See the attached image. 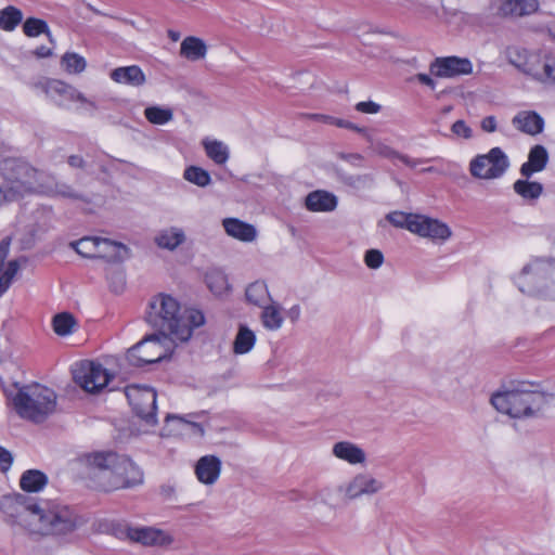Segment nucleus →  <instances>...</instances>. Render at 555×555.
<instances>
[{
  "label": "nucleus",
  "mask_w": 555,
  "mask_h": 555,
  "mask_svg": "<svg viewBox=\"0 0 555 555\" xmlns=\"http://www.w3.org/2000/svg\"><path fill=\"white\" fill-rule=\"evenodd\" d=\"M87 8L93 12L94 14H98V15H104V16H109L108 14H105L103 12H101L100 10H98L96 8H94L92 4H87Z\"/></svg>",
  "instance_id": "obj_64"
},
{
  "label": "nucleus",
  "mask_w": 555,
  "mask_h": 555,
  "mask_svg": "<svg viewBox=\"0 0 555 555\" xmlns=\"http://www.w3.org/2000/svg\"><path fill=\"white\" fill-rule=\"evenodd\" d=\"M255 343V333L247 325L240 324L233 341V352L235 354H245L253 349Z\"/></svg>",
  "instance_id": "obj_28"
},
{
  "label": "nucleus",
  "mask_w": 555,
  "mask_h": 555,
  "mask_svg": "<svg viewBox=\"0 0 555 555\" xmlns=\"http://www.w3.org/2000/svg\"><path fill=\"white\" fill-rule=\"evenodd\" d=\"M205 280L209 289L216 295L224 294L230 287L228 276L220 270L208 272Z\"/></svg>",
  "instance_id": "obj_35"
},
{
  "label": "nucleus",
  "mask_w": 555,
  "mask_h": 555,
  "mask_svg": "<svg viewBox=\"0 0 555 555\" xmlns=\"http://www.w3.org/2000/svg\"><path fill=\"white\" fill-rule=\"evenodd\" d=\"M306 208L315 212L333 211L337 207V197L327 191L310 192L305 198Z\"/></svg>",
  "instance_id": "obj_21"
},
{
  "label": "nucleus",
  "mask_w": 555,
  "mask_h": 555,
  "mask_svg": "<svg viewBox=\"0 0 555 555\" xmlns=\"http://www.w3.org/2000/svg\"><path fill=\"white\" fill-rule=\"evenodd\" d=\"M75 250L87 258L105 257L109 261L122 262L130 257L129 248L108 238L82 237L73 243Z\"/></svg>",
  "instance_id": "obj_7"
},
{
  "label": "nucleus",
  "mask_w": 555,
  "mask_h": 555,
  "mask_svg": "<svg viewBox=\"0 0 555 555\" xmlns=\"http://www.w3.org/2000/svg\"><path fill=\"white\" fill-rule=\"evenodd\" d=\"M23 31L27 37H38L46 35L50 42L54 43L50 28L46 21L37 17H28L23 24Z\"/></svg>",
  "instance_id": "obj_32"
},
{
  "label": "nucleus",
  "mask_w": 555,
  "mask_h": 555,
  "mask_svg": "<svg viewBox=\"0 0 555 555\" xmlns=\"http://www.w3.org/2000/svg\"><path fill=\"white\" fill-rule=\"evenodd\" d=\"M185 240L184 232L179 228H169L160 231L155 237V243L160 248L173 250Z\"/></svg>",
  "instance_id": "obj_30"
},
{
  "label": "nucleus",
  "mask_w": 555,
  "mask_h": 555,
  "mask_svg": "<svg viewBox=\"0 0 555 555\" xmlns=\"http://www.w3.org/2000/svg\"><path fill=\"white\" fill-rule=\"evenodd\" d=\"M287 315L288 318L293 321V322H296L300 315V308L299 306H294L292 307L288 312H287Z\"/></svg>",
  "instance_id": "obj_62"
},
{
  "label": "nucleus",
  "mask_w": 555,
  "mask_h": 555,
  "mask_svg": "<svg viewBox=\"0 0 555 555\" xmlns=\"http://www.w3.org/2000/svg\"><path fill=\"white\" fill-rule=\"evenodd\" d=\"M350 179L352 184H365L366 182L373 181V178L370 175L356 176Z\"/></svg>",
  "instance_id": "obj_61"
},
{
  "label": "nucleus",
  "mask_w": 555,
  "mask_h": 555,
  "mask_svg": "<svg viewBox=\"0 0 555 555\" xmlns=\"http://www.w3.org/2000/svg\"><path fill=\"white\" fill-rule=\"evenodd\" d=\"M548 162V154L543 145H534L528 155V162L524 163L520 167L521 176L527 179L534 172L542 171Z\"/></svg>",
  "instance_id": "obj_23"
},
{
  "label": "nucleus",
  "mask_w": 555,
  "mask_h": 555,
  "mask_svg": "<svg viewBox=\"0 0 555 555\" xmlns=\"http://www.w3.org/2000/svg\"><path fill=\"white\" fill-rule=\"evenodd\" d=\"M183 178L201 188H205L211 183L210 175L207 170L197 166H189L183 172Z\"/></svg>",
  "instance_id": "obj_36"
},
{
  "label": "nucleus",
  "mask_w": 555,
  "mask_h": 555,
  "mask_svg": "<svg viewBox=\"0 0 555 555\" xmlns=\"http://www.w3.org/2000/svg\"><path fill=\"white\" fill-rule=\"evenodd\" d=\"M543 272V266L540 261H534L525 266L521 270V276L527 278L532 273L533 275H540Z\"/></svg>",
  "instance_id": "obj_52"
},
{
  "label": "nucleus",
  "mask_w": 555,
  "mask_h": 555,
  "mask_svg": "<svg viewBox=\"0 0 555 555\" xmlns=\"http://www.w3.org/2000/svg\"><path fill=\"white\" fill-rule=\"evenodd\" d=\"M222 224L227 234L236 240L253 242L256 238L257 231L255 227L237 218H225Z\"/></svg>",
  "instance_id": "obj_24"
},
{
  "label": "nucleus",
  "mask_w": 555,
  "mask_h": 555,
  "mask_svg": "<svg viewBox=\"0 0 555 555\" xmlns=\"http://www.w3.org/2000/svg\"><path fill=\"white\" fill-rule=\"evenodd\" d=\"M369 142L371 143V149L374 153L389 159L397 158L411 168H414L416 165L426 162L424 159H412L408 155L397 152L396 150H393L392 147H390L389 145L385 144L382 141H374L372 137L371 141Z\"/></svg>",
  "instance_id": "obj_26"
},
{
  "label": "nucleus",
  "mask_w": 555,
  "mask_h": 555,
  "mask_svg": "<svg viewBox=\"0 0 555 555\" xmlns=\"http://www.w3.org/2000/svg\"><path fill=\"white\" fill-rule=\"evenodd\" d=\"M207 46L205 41L198 37H185L180 46V55L190 61H198L206 56Z\"/></svg>",
  "instance_id": "obj_25"
},
{
  "label": "nucleus",
  "mask_w": 555,
  "mask_h": 555,
  "mask_svg": "<svg viewBox=\"0 0 555 555\" xmlns=\"http://www.w3.org/2000/svg\"><path fill=\"white\" fill-rule=\"evenodd\" d=\"M34 54L37 57H48L52 55V50L46 46H40L34 51Z\"/></svg>",
  "instance_id": "obj_60"
},
{
  "label": "nucleus",
  "mask_w": 555,
  "mask_h": 555,
  "mask_svg": "<svg viewBox=\"0 0 555 555\" xmlns=\"http://www.w3.org/2000/svg\"><path fill=\"white\" fill-rule=\"evenodd\" d=\"M221 461L216 455H204L195 465L197 479L204 485H212L219 478Z\"/></svg>",
  "instance_id": "obj_18"
},
{
  "label": "nucleus",
  "mask_w": 555,
  "mask_h": 555,
  "mask_svg": "<svg viewBox=\"0 0 555 555\" xmlns=\"http://www.w3.org/2000/svg\"><path fill=\"white\" fill-rule=\"evenodd\" d=\"M411 225L413 227L412 233L433 241H446L451 236V230L446 223L422 215H416V219Z\"/></svg>",
  "instance_id": "obj_14"
},
{
  "label": "nucleus",
  "mask_w": 555,
  "mask_h": 555,
  "mask_svg": "<svg viewBox=\"0 0 555 555\" xmlns=\"http://www.w3.org/2000/svg\"><path fill=\"white\" fill-rule=\"evenodd\" d=\"M75 324V318L68 312L59 313L52 320L53 330L60 336L70 334Z\"/></svg>",
  "instance_id": "obj_37"
},
{
  "label": "nucleus",
  "mask_w": 555,
  "mask_h": 555,
  "mask_svg": "<svg viewBox=\"0 0 555 555\" xmlns=\"http://www.w3.org/2000/svg\"><path fill=\"white\" fill-rule=\"evenodd\" d=\"M490 401L496 411L512 417L547 415L555 409V395L538 390V385L530 382L496 392Z\"/></svg>",
  "instance_id": "obj_3"
},
{
  "label": "nucleus",
  "mask_w": 555,
  "mask_h": 555,
  "mask_svg": "<svg viewBox=\"0 0 555 555\" xmlns=\"http://www.w3.org/2000/svg\"><path fill=\"white\" fill-rule=\"evenodd\" d=\"M364 262L371 269H378L384 262V255L378 249H369L365 253Z\"/></svg>",
  "instance_id": "obj_47"
},
{
  "label": "nucleus",
  "mask_w": 555,
  "mask_h": 555,
  "mask_svg": "<svg viewBox=\"0 0 555 555\" xmlns=\"http://www.w3.org/2000/svg\"><path fill=\"white\" fill-rule=\"evenodd\" d=\"M38 502L26 494L14 493L3 495L0 500V511L10 525H18L30 532L33 512L37 509Z\"/></svg>",
  "instance_id": "obj_9"
},
{
  "label": "nucleus",
  "mask_w": 555,
  "mask_h": 555,
  "mask_svg": "<svg viewBox=\"0 0 555 555\" xmlns=\"http://www.w3.org/2000/svg\"><path fill=\"white\" fill-rule=\"evenodd\" d=\"M384 482L367 473H360L344 485V498L356 500L362 495H373L384 489Z\"/></svg>",
  "instance_id": "obj_13"
},
{
  "label": "nucleus",
  "mask_w": 555,
  "mask_h": 555,
  "mask_svg": "<svg viewBox=\"0 0 555 555\" xmlns=\"http://www.w3.org/2000/svg\"><path fill=\"white\" fill-rule=\"evenodd\" d=\"M286 496L291 501H298V500L305 499V495L301 492L296 491V490L288 491L286 493Z\"/></svg>",
  "instance_id": "obj_63"
},
{
  "label": "nucleus",
  "mask_w": 555,
  "mask_h": 555,
  "mask_svg": "<svg viewBox=\"0 0 555 555\" xmlns=\"http://www.w3.org/2000/svg\"><path fill=\"white\" fill-rule=\"evenodd\" d=\"M18 269H20L18 261L17 260H11V261H9L7 268L3 270L4 271V275H9V276L14 278V275L16 274Z\"/></svg>",
  "instance_id": "obj_57"
},
{
  "label": "nucleus",
  "mask_w": 555,
  "mask_h": 555,
  "mask_svg": "<svg viewBox=\"0 0 555 555\" xmlns=\"http://www.w3.org/2000/svg\"><path fill=\"white\" fill-rule=\"evenodd\" d=\"M26 185L18 179H2L0 181V204L17 201L23 196Z\"/></svg>",
  "instance_id": "obj_27"
},
{
  "label": "nucleus",
  "mask_w": 555,
  "mask_h": 555,
  "mask_svg": "<svg viewBox=\"0 0 555 555\" xmlns=\"http://www.w3.org/2000/svg\"><path fill=\"white\" fill-rule=\"evenodd\" d=\"M354 108L363 114H377L382 107L373 101H365L357 103Z\"/></svg>",
  "instance_id": "obj_50"
},
{
  "label": "nucleus",
  "mask_w": 555,
  "mask_h": 555,
  "mask_svg": "<svg viewBox=\"0 0 555 555\" xmlns=\"http://www.w3.org/2000/svg\"><path fill=\"white\" fill-rule=\"evenodd\" d=\"M332 125H335L339 128H346V129L356 131V132L362 134L367 141H371V134L367 132L366 128L358 127L353 122H350L348 120L340 119V118H335V117H334V121H332Z\"/></svg>",
  "instance_id": "obj_49"
},
{
  "label": "nucleus",
  "mask_w": 555,
  "mask_h": 555,
  "mask_svg": "<svg viewBox=\"0 0 555 555\" xmlns=\"http://www.w3.org/2000/svg\"><path fill=\"white\" fill-rule=\"evenodd\" d=\"M339 158L356 166V167H361L363 159H364L363 156L358 153H349V154L340 153Z\"/></svg>",
  "instance_id": "obj_53"
},
{
  "label": "nucleus",
  "mask_w": 555,
  "mask_h": 555,
  "mask_svg": "<svg viewBox=\"0 0 555 555\" xmlns=\"http://www.w3.org/2000/svg\"><path fill=\"white\" fill-rule=\"evenodd\" d=\"M47 482V475L38 469L24 472L20 479V486L26 492H38L43 489Z\"/></svg>",
  "instance_id": "obj_29"
},
{
  "label": "nucleus",
  "mask_w": 555,
  "mask_h": 555,
  "mask_svg": "<svg viewBox=\"0 0 555 555\" xmlns=\"http://www.w3.org/2000/svg\"><path fill=\"white\" fill-rule=\"evenodd\" d=\"M430 73L440 78H454L462 75H469L473 72V64L466 57L446 56L437 57L429 66Z\"/></svg>",
  "instance_id": "obj_12"
},
{
  "label": "nucleus",
  "mask_w": 555,
  "mask_h": 555,
  "mask_svg": "<svg viewBox=\"0 0 555 555\" xmlns=\"http://www.w3.org/2000/svg\"><path fill=\"white\" fill-rule=\"evenodd\" d=\"M68 165L73 168H85L86 162L85 159L79 155H70L67 159Z\"/></svg>",
  "instance_id": "obj_56"
},
{
  "label": "nucleus",
  "mask_w": 555,
  "mask_h": 555,
  "mask_svg": "<svg viewBox=\"0 0 555 555\" xmlns=\"http://www.w3.org/2000/svg\"><path fill=\"white\" fill-rule=\"evenodd\" d=\"M332 453L335 457L351 465L364 464L366 461L364 450L350 441H339L334 443Z\"/></svg>",
  "instance_id": "obj_20"
},
{
  "label": "nucleus",
  "mask_w": 555,
  "mask_h": 555,
  "mask_svg": "<svg viewBox=\"0 0 555 555\" xmlns=\"http://www.w3.org/2000/svg\"><path fill=\"white\" fill-rule=\"evenodd\" d=\"M451 131L455 137L469 140L473 138V129L462 119L456 120L451 126Z\"/></svg>",
  "instance_id": "obj_48"
},
{
  "label": "nucleus",
  "mask_w": 555,
  "mask_h": 555,
  "mask_svg": "<svg viewBox=\"0 0 555 555\" xmlns=\"http://www.w3.org/2000/svg\"><path fill=\"white\" fill-rule=\"evenodd\" d=\"M12 401L21 417L42 423L55 411L56 395L52 389L35 384L20 388Z\"/></svg>",
  "instance_id": "obj_5"
},
{
  "label": "nucleus",
  "mask_w": 555,
  "mask_h": 555,
  "mask_svg": "<svg viewBox=\"0 0 555 555\" xmlns=\"http://www.w3.org/2000/svg\"><path fill=\"white\" fill-rule=\"evenodd\" d=\"M80 462L88 469V476L98 479L103 491L133 488L143 483L142 469L127 455L114 451H99L85 454Z\"/></svg>",
  "instance_id": "obj_1"
},
{
  "label": "nucleus",
  "mask_w": 555,
  "mask_h": 555,
  "mask_svg": "<svg viewBox=\"0 0 555 555\" xmlns=\"http://www.w3.org/2000/svg\"><path fill=\"white\" fill-rule=\"evenodd\" d=\"M74 380L87 392H99L108 385L111 375L102 364L86 361L73 372Z\"/></svg>",
  "instance_id": "obj_11"
},
{
  "label": "nucleus",
  "mask_w": 555,
  "mask_h": 555,
  "mask_svg": "<svg viewBox=\"0 0 555 555\" xmlns=\"http://www.w3.org/2000/svg\"><path fill=\"white\" fill-rule=\"evenodd\" d=\"M203 146L206 155L217 165H223L229 159L228 146L218 140H204Z\"/></svg>",
  "instance_id": "obj_31"
},
{
  "label": "nucleus",
  "mask_w": 555,
  "mask_h": 555,
  "mask_svg": "<svg viewBox=\"0 0 555 555\" xmlns=\"http://www.w3.org/2000/svg\"><path fill=\"white\" fill-rule=\"evenodd\" d=\"M68 100L86 103L94 109L98 108L96 104L93 101L88 100L81 92L77 91L73 87H72V92L69 93Z\"/></svg>",
  "instance_id": "obj_54"
},
{
  "label": "nucleus",
  "mask_w": 555,
  "mask_h": 555,
  "mask_svg": "<svg viewBox=\"0 0 555 555\" xmlns=\"http://www.w3.org/2000/svg\"><path fill=\"white\" fill-rule=\"evenodd\" d=\"M61 63L69 74H80L87 66L85 57L75 52H66L62 56Z\"/></svg>",
  "instance_id": "obj_38"
},
{
  "label": "nucleus",
  "mask_w": 555,
  "mask_h": 555,
  "mask_svg": "<svg viewBox=\"0 0 555 555\" xmlns=\"http://www.w3.org/2000/svg\"><path fill=\"white\" fill-rule=\"evenodd\" d=\"M308 118H311V119H313L315 121H319V122L328 124V125H332V121H334V117L333 116L323 115V114H311V115H308Z\"/></svg>",
  "instance_id": "obj_59"
},
{
  "label": "nucleus",
  "mask_w": 555,
  "mask_h": 555,
  "mask_svg": "<svg viewBox=\"0 0 555 555\" xmlns=\"http://www.w3.org/2000/svg\"><path fill=\"white\" fill-rule=\"evenodd\" d=\"M525 73L541 82L555 83V54L531 57L526 63Z\"/></svg>",
  "instance_id": "obj_16"
},
{
  "label": "nucleus",
  "mask_w": 555,
  "mask_h": 555,
  "mask_svg": "<svg viewBox=\"0 0 555 555\" xmlns=\"http://www.w3.org/2000/svg\"><path fill=\"white\" fill-rule=\"evenodd\" d=\"M416 219L414 214H405L402 211H393L387 215V220L395 227L408 229L412 232L413 227L411 225Z\"/></svg>",
  "instance_id": "obj_43"
},
{
  "label": "nucleus",
  "mask_w": 555,
  "mask_h": 555,
  "mask_svg": "<svg viewBox=\"0 0 555 555\" xmlns=\"http://www.w3.org/2000/svg\"><path fill=\"white\" fill-rule=\"evenodd\" d=\"M125 396L140 418L147 424L156 423V391L152 387L130 385L125 388Z\"/></svg>",
  "instance_id": "obj_10"
},
{
  "label": "nucleus",
  "mask_w": 555,
  "mask_h": 555,
  "mask_svg": "<svg viewBox=\"0 0 555 555\" xmlns=\"http://www.w3.org/2000/svg\"><path fill=\"white\" fill-rule=\"evenodd\" d=\"M113 81L131 87H141L145 83L146 77L138 65L122 66L109 73Z\"/></svg>",
  "instance_id": "obj_22"
},
{
  "label": "nucleus",
  "mask_w": 555,
  "mask_h": 555,
  "mask_svg": "<svg viewBox=\"0 0 555 555\" xmlns=\"http://www.w3.org/2000/svg\"><path fill=\"white\" fill-rule=\"evenodd\" d=\"M416 79H417L421 83H423V85H425V86L429 87V88H430V89H433V90H434V89H435V87H436V83H435L434 79H433L430 76H428L427 74H422V73H421V74H417V75H416Z\"/></svg>",
  "instance_id": "obj_58"
},
{
  "label": "nucleus",
  "mask_w": 555,
  "mask_h": 555,
  "mask_svg": "<svg viewBox=\"0 0 555 555\" xmlns=\"http://www.w3.org/2000/svg\"><path fill=\"white\" fill-rule=\"evenodd\" d=\"M512 124L517 130L530 135L541 133L544 128L543 118L533 111L519 112L513 117Z\"/></svg>",
  "instance_id": "obj_19"
},
{
  "label": "nucleus",
  "mask_w": 555,
  "mask_h": 555,
  "mask_svg": "<svg viewBox=\"0 0 555 555\" xmlns=\"http://www.w3.org/2000/svg\"><path fill=\"white\" fill-rule=\"evenodd\" d=\"M23 13L20 9L9 5L0 11V28L12 31L22 22Z\"/></svg>",
  "instance_id": "obj_34"
},
{
  "label": "nucleus",
  "mask_w": 555,
  "mask_h": 555,
  "mask_svg": "<svg viewBox=\"0 0 555 555\" xmlns=\"http://www.w3.org/2000/svg\"><path fill=\"white\" fill-rule=\"evenodd\" d=\"M81 524V517L68 505L56 501H40L33 512L30 533L64 540Z\"/></svg>",
  "instance_id": "obj_4"
},
{
  "label": "nucleus",
  "mask_w": 555,
  "mask_h": 555,
  "mask_svg": "<svg viewBox=\"0 0 555 555\" xmlns=\"http://www.w3.org/2000/svg\"><path fill=\"white\" fill-rule=\"evenodd\" d=\"M145 118L154 125H165L172 119V111L159 106H150L144 111Z\"/></svg>",
  "instance_id": "obj_41"
},
{
  "label": "nucleus",
  "mask_w": 555,
  "mask_h": 555,
  "mask_svg": "<svg viewBox=\"0 0 555 555\" xmlns=\"http://www.w3.org/2000/svg\"><path fill=\"white\" fill-rule=\"evenodd\" d=\"M127 535L143 545H166L171 542L164 531L151 527L128 528Z\"/></svg>",
  "instance_id": "obj_17"
},
{
  "label": "nucleus",
  "mask_w": 555,
  "mask_h": 555,
  "mask_svg": "<svg viewBox=\"0 0 555 555\" xmlns=\"http://www.w3.org/2000/svg\"><path fill=\"white\" fill-rule=\"evenodd\" d=\"M13 456L10 451L0 447V472L5 473L10 469Z\"/></svg>",
  "instance_id": "obj_51"
},
{
  "label": "nucleus",
  "mask_w": 555,
  "mask_h": 555,
  "mask_svg": "<svg viewBox=\"0 0 555 555\" xmlns=\"http://www.w3.org/2000/svg\"><path fill=\"white\" fill-rule=\"evenodd\" d=\"M44 92L54 102L62 105V103L57 101L56 96H65L68 100L69 93L72 92V86L60 80H52L46 85Z\"/></svg>",
  "instance_id": "obj_42"
},
{
  "label": "nucleus",
  "mask_w": 555,
  "mask_h": 555,
  "mask_svg": "<svg viewBox=\"0 0 555 555\" xmlns=\"http://www.w3.org/2000/svg\"><path fill=\"white\" fill-rule=\"evenodd\" d=\"M146 322L160 334L186 341L193 330L205 323L203 312L196 309L181 311L180 304L171 296L159 294L149 304Z\"/></svg>",
  "instance_id": "obj_2"
},
{
  "label": "nucleus",
  "mask_w": 555,
  "mask_h": 555,
  "mask_svg": "<svg viewBox=\"0 0 555 555\" xmlns=\"http://www.w3.org/2000/svg\"><path fill=\"white\" fill-rule=\"evenodd\" d=\"M262 322L268 328L273 330L278 327V308L275 306L270 305L264 308L262 311Z\"/></svg>",
  "instance_id": "obj_46"
},
{
  "label": "nucleus",
  "mask_w": 555,
  "mask_h": 555,
  "mask_svg": "<svg viewBox=\"0 0 555 555\" xmlns=\"http://www.w3.org/2000/svg\"><path fill=\"white\" fill-rule=\"evenodd\" d=\"M54 193L64 198L88 202L82 194L76 192L70 185L65 183H56L54 186Z\"/></svg>",
  "instance_id": "obj_44"
},
{
  "label": "nucleus",
  "mask_w": 555,
  "mask_h": 555,
  "mask_svg": "<svg viewBox=\"0 0 555 555\" xmlns=\"http://www.w3.org/2000/svg\"><path fill=\"white\" fill-rule=\"evenodd\" d=\"M513 189L524 199H538L543 192V185L540 182H530L528 180H517Z\"/></svg>",
  "instance_id": "obj_33"
},
{
  "label": "nucleus",
  "mask_w": 555,
  "mask_h": 555,
  "mask_svg": "<svg viewBox=\"0 0 555 555\" xmlns=\"http://www.w3.org/2000/svg\"><path fill=\"white\" fill-rule=\"evenodd\" d=\"M537 0H493L491 8L500 17H521L538 10Z\"/></svg>",
  "instance_id": "obj_15"
},
{
  "label": "nucleus",
  "mask_w": 555,
  "mask_h": 555,
  "mask_svg": "<svg viewBox=\"0 0 555 555\" xmlns=\"http://www.w3.org/2000/svg\"><path fill=\"white\" fill-rule=\"evenodd\" d=\"M196 416H198L197 413L188 414V415H184V416L168 414L166 416V422L179 421V422L185 423L188 425H191L194 428L195 433H197L199 436H204V428L202 427V425L196 423V422H194L192 420V418H194Z\"/></svg>",
  "instance_id": "obj_45"
},
{
  "label": "nucleus",
  "mask_w": 555,
  "mask_h": 555,
  "mask_svg": "<svg viewBox=\"0 0 555 555\" xmlns=\"http://www.w3.org/2000/svg\"><path fill=\"white\" fill-rule=\"evenodd\" d=\"M340 495H344V485L338 487L326 486L315 492V499L331 507L335 506V503Z\"/></svg>",
  "instance_id": "obj_40"
},
{
  "label": "nucleus",
  "mask_w": 555,
  "mask_h": 555,
  "mask_svg": "<svg viewBox=\"0 0 555 555\" xmlns=\"http://www.w3.org/2000/svg\"><path fill=\"white\" fill-rule=\"evenodd\" d=\"M509 167V159L501 147H492L487 154L475 156L469 163V173L476 179L501 178Z\"/></svg>",
  "instance_id": "obj_8"
},
{
  "label": "nucleus",
  "mask_w": 555,
  "mask_h": 555,
  "mask_svg": "<svg viewBox=\"0 0 555 555\" xmlns=\"http://www.w3.org/2000/svg\"><path fill=\"white\" fill-rule=\"evenodd\" d=\"M245 296L248 302L263 306L267 302L268 291L263 283L255 282L246 288Z\"/></svg>",
  "instance_id": "obj_39"
},
{
  "label": "nucleus",
  "mask_w": 555,
  "mask_h": 555,
  "mask_svg": "<svg viewBox=\"0 0 555 555\" xmlns=\"http://www.w3.org/2000/svg\"><path fill=\"white\" fill-rule=\"evenodd\" d=\"M481 129L486 132H494L496 130V120L494 116H487L481 120Z\"/></svg>",
  "instance_id": "obj_55"
},
{
  "label": "nucleus",
  "mask_w": 555,
  "mask_h": 555,
  "mask_svg": "<svg viewBox=\"0 0 555 555\" xmlns=\"http://www.w3.org/2000/svg\"><path fill=\"white\" fill-rule=\"evenodd\" d=\"M172 340L173 338L159 332L147 335L128 349L126 358L129 364L135 367L160 362L170 356Z\"/></svg>",
  "instance_id": "obj_6"
}]
</instances>
